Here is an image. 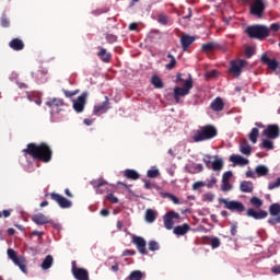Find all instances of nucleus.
<instances>
[{"instance_id":"680f3d73","label":"nucleus","mask_w":280,"mask_h":280,"mask_svg":"<svg viewBox=\"0 0 280 280\" xmlns=\"http://www.w3.org/2000/svg\"><path fill=\"white\" fill-rule=\"evenodd\" d=\"M12 215V210H3L0 212V218H10Z\"/></svg>"},{"instance_id":"20e7f679","label":"nucleus","mask_w":280,"mask_h":280,"mask_svg":"<svg viewBox=\"0 0 280 280\" xmlns=\"http://www.w3.org/2000/svg\"><path fill=\"white\" fill-rule=\"evenodd\" d=\"M192 89H194V79L191 78V74H188V81H186V85H184L183 88L176 86L174 89V100L176 104L180 102V97H186V95H189Z\"/></svg>"},{"instance_id":"1a4fd4ad","label":"nucleus","mask_w":280,"mask_h":280,"mask_svg":"<svg viewBox=\"0 0 280 280\" xmlns=\"http://www.w3.org/2000/svg\"><path fill=\"white\" fill-rule=\"evenodd\" d=\"M247 65L248 62L244 59L233 60L231 61L229 72L233 73L235 78H240V75H242V69H244V67H246Z\"/></svg>"},{"instance_id":"412c9836","label":"nucleus","mask_w":280,"mask_h":280,"mask_svg":"<svg viewBox=\"0 0 280 280\" xmlns=\"http://www.w3.org/2000/svg\"><path fill=\"white\" fill-rule=\"evenodd\" d=\"M95 189H96V194H106L108 191V187H106V185H108V183L106 180H104L103 178L98 179L97 182L93 183Z\"/></svg>"},{"instance_id":"423d86ee","label":"nucleus","mask_w":280,"mask_h":280,"mask_svg":"<svg viewBox=\"0 0 280 280\" xmlns=\"http://www.w3.org/2000/svg\"><path fill=\"white\" fill-rule=\"evenodd\" d=\"M219 202L224 205V208L229 209V211H236V213H243V211H246V206H244V203L241 201H228L224 198H220Z\"/></svg>"},{"instance_id":"5701e85b","label":"nucleus","mask_w":280,"mask_h":280,"mask_svg":"<svg viewBox=\"0 0 280 280\" xmlns=\"http://www.w3.org/2000/svg\"><path fill=\"white\" fill-rule=\"evenodd\" d=\"M9 47L11 49H13V51H23V49H25V43H23L21 39L19 38H13L10 43H9Z\"/></svg>"},{"instance_id":"39448f33","label":"nucleus","mask_w":280,"mask_h":280,"mask_svg":"<svg viewBox=\"0 0 280 280\" xmlns=\"http://www.w3.org/2000/svg\"><path fill=\"white\" fill-rule=\"evenodd\" d=\"M9 259L13 261L15 266L20 268L24 273H27V260L23 256L16 255V252L12 248L7 250Z\"/></svg>"},{"instance_id":"09e8293b","label":"nucleus","mask_w":280,"mask_h":280,"mask_svg":"<svg viewBox=\"0 0 280 280\" xmlns=\"http://www.w3.org/2000/svg\"><path fill=\"white\" fill-rule=\"evenodd\" d=\"M221 189L223 191H231V189H233V185H231V182L222 180Z\"/></svg>"},{"instance_id":"c85d7f7f","label":"nucleus","mask_w":280,"mask_h":280,"mask_svg":"<svg viewBox=\"0 0 280 280\" xmlns=\"http://www.w3.org/2000/svg\"><path fill=\"white\" fill-rule=\"evenodd\" d=\"M240 152L242 154H245V156H250V154H253V148H250V144H248V142L245 141V142L241 143Z\"/></svg>"},{"instance_id":"774afa93","label":"nucleus","mask_w":280,"mask_h":280,"mask_svg":"<svg viewBox=\"0 0 280 280\" xmlns=\"http://www.w3.org/2000/svg\"><path fill=\"white\" fill-rule=\"evenodd\" d=\"M271 272H273V275H280V265L272 267Z\"/></svg>"},{"instance_id":"c9c22d12","label":"nucleus","mask_w":280,"mask_h":280,"mask_svg":"<svg viewBox=\"0 0 280 280\" xmlns=\"http://www.w3.org/2000/svg\"><path fill=\"white\" fill-rule=\"evenodd\" d=\"M260 148L264 150H275V143L268 139L262 140Z\"/></svg>"},{"instance_id":"4be33fe9","label":"nucleus","mask_w":280,"mask_h":280,"mask_svg":"<svg viewBox=\"0 0 280 280\" xmlns=\"http://www.w3.org/2000/svg\"><path fill=\"white\" fill-rule=\"evenodd\" d=\"M97 56L102 62L108 63L110 62L113 55L106 50V48L100 47L97 51Z\"/></svg>"},{"instance_id":"4d7b16f0","label":"nucleus","mask_w":280,"mask_h":280,"mask_svg":"<svg viewBox=\"0 0 280 280\" xmlns=\"http://www.w3.org/2000/svg\"><path fill=\"white\" fill-rule=\"evenodd\" d=\"M137 255V252L132 250V249H125L122 252V257H132Z\"/></svg>"},{"instance_id":"b1692460","label":"nucleus","mask_w":280,"mask_h":280,"mask_svg":"<svg viewBox=\"0 0 280 280\" xmlns=\"http://www.w3.org/2000/svg\"><path fill=\"white\" fill-rule=\"evenodd\" d=\"M231 163H234V165H241L244 167V165H248L249 161L248 159L242 156V155H231L230 156Z\"/></svg>"},{"instance_id":"f257e3e1","label":"nucleus","mask_w":280,"mask_h":280,"mask_svg":"<svg viewBox=\"0 0 280 280\" xmlns=\"http://www.w3.org/2000/svg\"><path fill=\"white\" fill-rule=\"evenodd\" d=\"M25 155L32 156L34 161H40L42 163H49L54 156V151L49 144L42 142L36 144L31 142L26 145V149H23Z\"/></svg>"},{"instance_id":"c756f323","label":"nucleus","mask_w":280,"mask_h":280,"mask_svg":"<svg viewBox=\"0 0 280 280\" xmlns=\"http://www.w3.org/2000/svg\"><path fill=\"white\" fill-rule=\"evenodd\" d=\"M240 189L243 194H253V182H242Z\"/></svg>"},{"instance_id":"9b49d317","label":"nucleus","mask_w":280,"mask_h":280,"mask_svg":"<svg viewBox=\"0 0 280 280\" xmlns=\"http://www.w3.org/2000/svg\"><path fill=\"white\" fill-rule=\"evenodd\" d=\"M86 97H89V92H83L75 101H73V109L75 113H84Z\"/></svg>"},{"instance_id":"0e129e2a","label":"nucleus","mask_w":280,"mask_h":280,"mask_svg":"<svg viewBox=\"0 0 280 280\" xmlns=\"http://www.w3.org/2000/svg\"><path fill=\"white\" fill-rule=\"evenodd\" d=\"M200 187H205V182H196L194 185H192V189H200Z\"/></svg>"},{"instance_id":"e433bc0d","label":"nucleus","mask_w":280,"mask_h":280,"mask_svg":"<svg viewBox=\"0 0 280 280\" xmlns=\"http://www.w3.org/2000/svg\"><path fill=\"white\" fill-rule=\"evenodd\" d=\"M162 198H170V200H172V202H174V205H179L180 200L178 199V197L170 194V192H161Z\"/></svg>"},{"instance_id":"4468645a","label":"nucleus","mask_w":280,"mask_h":280,"mask_svg":"<svg viewBox=\"0 0 280 280\" xmlns=\"http://www.w3.org/2000/svg\"><path fill=\"white\" fill-rule=\"evenodd\" d=\"M262 135L264 137H267V139H279V125H268L267 128L262 131Z\"/></svg>"},{"instance_id":"6ab92c4d","label":"nucleus","mask_w":280,"mask_h":280,"mask_svg":"<svg viewBox=\"0 0 280 280\" xmlns=\"http://www.w3.org/2000/svg\"><path fill=\"white\" fill-rule=\"evenodd\" d=\"M32 221L37 224L38 226H43L45 224H51V220L49 217L43 214V213H37L32 217Z\"/></svg>"},{"instance_id":"bb28decb","label":"nucleus","mask_w":280,"mask_h":280,"mask_svg":"<svg viewBox=\"0 0 280 280\" xmlns=\"http://www.w3.org/2000/svg\"><path fill=\"white\" fill-rule=\"evenodd\" d=\"M124 176L128 180H139L141 178V175L139 174V172H137L135 170H130V168H127L125 171Z\"/></svg>"},{"instance_id":"de8ad7c7","label":"nucleus","mask_w":280,"mask_h":280,"mask_svg":"<svg viewBox=\"0 0 280 280\" xmlns=\"http://www.w3.org/2000/svg\"><path fill=\"white\" fill-rule=\"evenodd\" d=\"M222 243L220 242V238L219 237H212L211 240H210V246H211V248H220V245H221Z\"/></svg>"},{"instance_id":"393cba45","label":"nucleus","mask_w":280,"mask_h":280,"mask_svg":"<svg viewBox=\"0 0 280 280\" xmlns=\"http://www.w3.org/2000/svg\"><path fill=\"white\" fill-rule=\"evenodd\" d=\"M190 229H191V226H189V224L184 223L183 225L175 226L173 230V233L178 236L187 235V233H189Z\"/></svg>"},{"instance_id":"a19ab883","label":"nucleus","mask_w":280,"mask_h":280,"mask_svg":"<svg viewBox=\"0 0 280 280\" xmlns=\"http://www.w3.org/2000/svg\"><path fill=\"white\" fill-rule=\"evenodd\" d=\"M269 213H270V215H279V213H280V205L279 203H272L269 207Z\"/></svg>"},{"instance_id":"a878e982","label":"nucleus","mask_w":280,"mask_h":280,"mask_svg":"<svg viewBox=\"0 0 280 280\" xmlns=\"http://www.w3.org/2000/svg\"><path fill=\"white\" fill-rule=\"evenodd\" d=\"M210 106L212 110H214V113H220L224 110V102L221 97H217L214 101H212Z\"/></svg>"},{"instance_id":"0eeeda50","label":"nucleus","mask_w":280,"mask_h":280,"mask_svg":"<svg viewBox=\"0 0 280 280\" xmlns=\"http://www.w3.org/2000/svg\"><path fill=\"white\" fill-rule=\"evenodd\" d=\"M46 106L50 108V115H57L62 113V106H65V101L62 98H50L46 102Z\"/></svg>"},{"instance_id":"f704fd0d","label":"nucleus","mask_w":280,"mask_h":280,"mask_svg":"<svg viewBox=\"0 0 280 280\" xmlns=\"http://www.w3.org/2000/svg\"><path fill=\"white\" fill-rule=\"evenodd\" d=\"M258 137H259V129L253 128L252 131L248 135L249 141H252V143H257V138Z\"/></svg>"},{"instance_id":"a18cd8bd","label":"nucleus","mask_w":280,"mask_h":280,"mask_svg":"<svg viewBox=\"0 0 280 280\" xmlns=\"http://www.w3.org/2000/svg\"><path fill=\"white\" fill-rule=\"evenodd\" d=\"M106 200L112 205H117V202H119V198H117L113 192L107 194Z\"/></svg>"},{"instance_id":"bf43d9fd","label":"nucleus","mask_w":280,"mask_h":280,"mask_svg":"<svg viewBox=\"0 0 280 280\" xmlns=\"http://www.w3.org/2000/svg\"><path fill=\"white\" fill-rule=\"evenodd\" d=\"M215 183H218V178L211 177V179L207 183L208 189H211Z\"/></svg>"},{"instance_id":"052dcab7","label":"nucleus","mask_w":280,"mask_h":280,"mask_svg":"<svg viewBox=\"0 0 280 280\" xmlns=\"http://www.w3.org/2000/svg\"><path fill=\"white\" fill-rule=\"evenodd\" d=\"M230 233L233 236L237 235V224H235V223L231 224Z\"/></svg>"},{"instance_id":"3c124183","label":"nucleus","mask_w":280,"mask_h":280,"mask_svg":"<svg viewBox=\"0 0 280 280\" xmlns=\"http://www.w3.org/2000/svg\"><path fill=\"white\" fill-rule=\"evenodd\" d=\"M161 247L159 246V243L156 241H150L149 242V250L154 252L159 250Z\"/></svg>"},{"instance_id":"a211bd4d","label":"nucleus","mask_w":280,"mask_h":280,"mask_svg":"<svg viewBox=\"0 0 280 280\" xmlns=\"http://www.w3.org/2000/svg\"><path fill=\"white\" fill-rule=\"evenodd\" d=\"M247 218H254V220H265L268 218V212L266 210L255 211V209L249 208L246 212Z\"/></svg>"},{"instance_id":"6e6d98bb","label":"nucleus","mask_w":280,"mask_h":280,"mask_svg":"<svg viewBox=\"0 0 280 280\" xmlns=\"http://www.w3.org/2000/svg\"><path fill=\"white\" fill-rule=\"evenodd\" d=\"M202 161H203V163H206V167H208V170H211V167H212L211 155H205Z\"/></svg>"},{"instance_id":"ddd939ff","label":"nucleus","mask_w":280,"mask_h":280,"mask_svg":"<svg viewBox=\"0 0 280 280\" xmlns=\"http://www.w3.org/2000/svg\"><path fill=\"white\" fill-rule=\"evenodd\" d=\"M264 10H266V4H264V1L261 0H255L250 5V14H253V16H257L258 19L264 16Z\"/></svg>"},{"instance_id":"58836bf2","label":"nucleus","mask_w":280,"mask_h":280,"mask_svg":"<svg viewBox=\"0 0 280 280\" xmlns=\"http://www.w3.org/2000/svg\"><path fill=\"white\" fill-rule=\"evenodd\" d=\"M256 174L258 176H268V167L266 165H258L256 167Z\"/></svg>"},{"instance_id":"8fccbe9b","label":"nucleus","mask_w":280,"mask_h":280,"mask_svg":"<svg viewBox=\"0 0 280 280\" xmlns=\"http://www.w3.org/2000/svg\"><path fill=\"white\" fill-rule=\"evenodd\" d=\"M245 56L246 58H253V56H255V48L253 46H247L245 48Z\"/></svg>"},{"instance_id":"f8f14e48","label":"nucleus","mask_w":280,"mask_h":280,"mask_svg":"<svg viewBox=\"0 0 280 280\" xmlns=\"http://www.w3.org/2000/svg\"><path fill=\"white\" fill-rule=\"evenodd\" d=\"M132 244H135L140 255H148V249L145 248V246H148V243L145 242V238L141 236L132 235Z\"/></svg>"},{"instance_id":"69168bd1","label":"nucleus","mask_w":280,"mask_h":280,"mask_svg":"<svg viewBox=\"0 0 280 280\" xmlns=\"http://www.w3.org/2000/svg\"><path fill=\"white\" fill-rule=\"evenodd\" d=\"M271 32H279L280 30V24L279 23H273L270 25Z\"/></svg>"},{"instance_id":"79ce46f5","label":"nucleus","mask_w":280,"mask_h":280,"mask_svg":"<svg viewBox=\"0 0 280 280\" xmlns=\"http://www.w3.org/2000/svg\"><path fill=\"white\" fill-rule=\"evenodd\" d=\"M249 202L253 207H256V209H259L264 205V201L259 199V197H252Z\"/></svg>"},{"instance_id":"37998d69","label":"nucleus","mask_w":280,"mask_h":280,"mask_svg":"<svg viewBox=\"0 0 280 280\" xmlns=\"http://www.w3.org/2000/svg\"><path fill=\"white\" fill-rule=\"evenodd\" d=\"M147 176L148 178H159V176H161V172L159 171V168L149 170L147 172Z\"/></svg>"},{"instance_id":"49530a36","label":"nucleus","mask_w":280,"mask_h":280,"mask_svg":"<svg viewBox=\"0 0 280 280\" xmlns=\"http://www.w3.org/2000/svg\"><path fill=\"white\" fill-rule=\"evenodd\" d=\"M105 38L109 45H113V43H117V35L107 33L105 35Z\"/></svg>"},{"instance_id":"7c9ffc66","label":"nucleus","mask_w":280,"mask_h":280,"mask_svg":"<svg viewBox=\"0 0 280 280\" xmlns=\"http://www.w3.org/2000/svg\"><path fill=\"white\" fill-rule=\"evenodd\" d=\"M156 220V211H154L153 209H148L145 211V222H148L149 224H152V222H154Z\"/></svg>"},{"instance_id":"2f4dec72","label":"nucleus","mask_w":280,"mask_h":280,"mask_svg":"<svg viewBox=\"0 0 280 280\" xmlns=\"http://www.w3.org/2000/svg\"><path fill=\"white\" fill-rule=\"evenodd\" d=\"M217 47H218V44H215L214 42H209V43L202 44L201 50L208 54L209 51H213V49H215Z\"/></svg>"},{"instance_id":"dca6fc26","label":"nucleus","mask_w":280,"mask_h":280,"mask_svg":"<svg viewBox=\"0 0 280 280\" xmlns=\"http://www.w3.org/2000/svg\"><path fill=\"white\" fill-rule=\"evenodd\" d=\"M194 43H196L195 36H191L189 34H183L180 36V45H182L183 51H187L189 47L194 45Z\"/></svg>"},{"instance_id":"ea45409f","label":"nucleus","mask_w":280,"mask_h":280,"mask_svg":"<svg viewBox=\"0 0 280 280\" xmlns=\"http://www.w3.org/2000/svg\"><path fill=\"white\" fill-rule=\"evenodd\" d=\"M128 279L129 280H141V279H143V272H141L139 270H135L129 275Z\"/></svg>"},{"instance_id":"9d476101","label":"nucleus","mask_w":280,"mask_h":280,"mask_svg":"<svg viewBox=\"0 0 280 280\" xmlns=\"http://www.w3.org/2000/svg\"><path fill=\"white\" fill-rule=\"evenodd\" d=\"M174 220H180V214L178 212L168 211L163 217L164 226L167 231H172V229H174Z\"/></svg>"},{"instance_id":"473e14b6","label":"nucleus","mask_w":280,"mask_h":280,"mask_svg":"<svg viewBox=\"0 0 280 280\" xmlns=\"http://www.w3.org/2000/svg\"><path fill=\"white\" fill-rule=\"evenodd\" d=\"M224 167V161L222 159H217L212 162V170L213 172H220Z\"/></svg>"},{"instance_id":"72a5a7b5","label":"nucleus","mask_w":280,"mask_h":280,"mask_svg":"<svg viewBox=\"0 0 280 280\" xmlns=\"http://www.w3.org/2000/svg\"><path fill=\"white\" fill-rule=\"evenodd\" d=\"M151 84H153L155 89H163V80H161L159 75L151 78Z\"/></svg>"},{"instance_id":"5fc2aeb1","label":"nucleus","mask_w":280,"mask_h":280,"mask_svg":"<svg viewBox=\"0 0 280 280\" xmlns=\"http://www.w3.org/2000/svg\"><path fill=\"white\" fill-rule=\"evenodd\" d=\"M279 187H280V177L277 178L276 182H272V183H270V184L268 185V189H269V190L277 189V188H279Z\"/></svg>"},{"instance_id":"c03bdc74","label":"nucleus","mask_w":280,"mask_h":280,"mask_svg":"<svg viewBox=\"0 0 280 280\" xmlns=\"http://www.w3.org/2000/svg\"><path fill=\"white\" fill-rule=\"evenodd\" d=\"M158 23H160L161 25H167V23H170V16L165 14H160L158 16Z\"/></svg>"},{"instance_id":"603ef678","label":"nucleus","mask_w":280,"mask_h":280,"mask_svg":"<svg viewBox=\"0 0 280 280\" xmlns=\"http://www.w3.org/2000/svg\"><path fill=\"white\" fill-rule=\"evenodd\" d=\"M183 75H185V74L177 73L176 82H179L180 84H184V86H186L187 81H189V78L185 79V78H183Z\"/></svg>"},{"instance_id":"e2e57ef3","label":"nucleus","mask_w":280,"mask_h":280,"mask_svg":"<svg viewBox=\"0 0 280 280\" xmlns=\"http://www.w3.org/2000/svg\"><path fill=\"white\" fill-rule=\"evenodd\" d=\"M214 198H215V195L211 192H208L205 195V199L208 200V202H213Z\"/></svg>"},{"instance_id":"2eb2a0df","label":"nucleus","mask_w":280,"mask_h":280,"mask_svg":"<svg viewBox=\"0 0 280 280\" xmlns=\"http://www.w3.org/2000/svg\"><path fill=\"white\" fill-rule=\"evenodd\" d=\"M110 108V101L108 96H105V101L102 104L95 105L93 109L94 115H104Z\"/></svg>"},{"instance_id":"f3484780","label":"nucleus","mask_w":280,"mask_h":280,"mask_svg":"<svg viewBox=\"0 0 280 280\" xmlns=\"http://www.w3.org/2000/svg\"><path fill=\"white\" fill-rule=\"evenodd\" d=\"M72 275L77 280H89V271L84 268L72 266Z\"/></svg>"},{"instance_id":"6e6552de","label":"nucleus","mask_w":280,"mask_h":280,"mask_svg":"<svg viewBox=\"0 0 280 280\" xmlns=\"http://www.w3.org/2000/svg\"><path fill=\"white\" fill-rule=\"evenodd\" d=\"M51 200L57 202V205L60 207V209H71L73 207V202L71 200L65 198L62 195L58 192H51L49 194Z\"/></svg>"},{"instance_id":"cd10ccee","label":"nucleus","mask_w":280,"mask_h":280,"mask_svg":"<svg viewBox=\"0 0 280 280\" xmlns=\"http://www.w3.org/2000/svg\"><path fill=\"white\" fill-rule=\"evenodd\" d=\"M54 266V256L47 255L45 259L43 260L40 268L42 270H49Z\"/></svg>"},{"instance_id":"338daca9","label":"nucleus","mask_w":280,"mask_h":280,"mask_svg":"<svg viewBox=\"0 0 280 280\" xmlns=\"http://www.w3.org/2000/svg\"><path fill=\"white\" fill-rule=\"evenodd\" d=\"M268 223L272 225L280 224L279 217L269 219Z\"/></svg>"},{"instance_id":"4c0bfd02","label":"nucleus","mask_w":280,"mask_h":280,"mask_svg":"<svg viewBox=\"0 0 280 280\" xmlns=\"http://www.w3.org/2000/svg\"><path fill=\"white\" fill-rule=\"evenodd\" d=\"M167 58L171 59V62L165 65V69H167L168 71H172V69L176 67V57H174V55L172 54H168Z\"/></svg>"},{"instance_id":"864d4df0","label":"nucleus","mask_w":280,"mask_h":280,"mask_svg":"<svg viewBox=\"0 0 280 280\" xmlns=\"http://www.w3.org/2000/svg\"><path fill=\"white\" fill-rule=\"evenodd\" d=\"M80 93V90H74V91H69V90H63V95L67 97H74V95H78Z\"/></svg>"},{"instance_id":"aec40b11","label":"nucleus","mask_w":280,"mask_h":280,"mask_svg":"<svg viewBox=\"0 0 280 280\" xmlns=\"http://www.w3.org/2000/svg\"><path fill=\"white\" fill-rule=\"evenodd\" d=\"M261 62L264 65H267L269 69H271V71H277V69H279V62L277 61V59H269L268 55L264 54L260 58Z\"/></svg>"},{"instance_id":"13d9d810","label":"nucleus","mask_w":280,"mask_h":280,"mask_svg":"<svg viewBox=\"0 0 280 280\" xmlns=\"http://www.w3.org/2000/svg\"><path fill=\"white\" fill-rule=\"evenodd\" d=\"M232 177H233V172L228 171V172H225V173L223 174L222 180L230 182Z\"/></svg>"},{"instance_id":"f03ea898","label":"nucleus","mask_w":280,"mask_h":280,"mask_svg":"<svg viewBox=\"0 0 280 280\" xmlns=\"http://www.w3.org/2000/svg\"><path fill=\"white\" fill-rule=\"evenodd\" d=\"M218 137V128L213 125H206L200 127L192 135V141L195 143H201L202 141H211Z\"/></svg>"},{"instance_id":"7ed1b4c3","label":"nucleus","mask_w":280,"mask_h":280,"mask_svg":"<svg viewBox=\"0 0 280 280\" xmlns=\"http://www.w3.org/2000/svg\"><path fill=\"white\" fill-rule=\"evenodd\" d=\"M245 32L249 38H257V40H264L270 36V28L259 24L247 26Z\"/></svg>"}]
</instances>
